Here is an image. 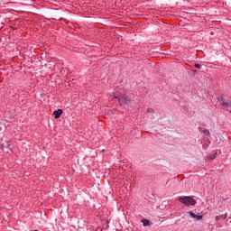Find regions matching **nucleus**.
Masks as SVG:
<instances>
[{
    "label": "nucleus",
    "instance_id": "obj_1",
    "mask_svg": "<svg viewBox=\"0 0 231 231\" xmlns=\"http://www.w3.org/2000/svg\"><path fill=\"white\" fill-rule=\"evenodd\" d=\"M180 203L186 205V207H192L196 205V200L190 197H180L179 199Z\"/></svg>",
    "mask_w": 231,
    "mask_h": 231
},
{
    "label": "nucleus",
    "instance_id": "obj_2",
    "mask_svg": "<svg viewBox=\"0 0 231 231\" xmlns=\"http://www.w3.org/2000/svg\"><path fill=\"white\" fill-rule=\"evenodd\" d=\"M114 98H117L120 106H124V104H129L131 102V98L125 94L122 97H115Z\"/></svg>",
    "mask_w": 231,
    "mask_h": 231
},
{
    "label": "nucleus",
    "instance_id": "obj_3",
    "mask_svg": "<svg viewBox=\"0 0 231 231\" xmlns=\"http://www.w3.org/2000/svg\"><path fill=\"white\" fill-rule=\"evenodd\" d=\"M218 102H219L220 106H223L228 111V113H231V102L230 101L226 102L221 97H218Z\"/></svg>",
    "mask_w": 231,
    "mask_h": 231
},
{
    "label": "nucleus",
    "instance_id": "obj_4",
    "mask_svg": "<svg viewBox=\"0 0 231 231\" xmlns=\"http://www.w3.org/2000/svg\"><path fill=\"white\" fill-rule=\"evenodd\" d=\"M55 118H60V115H62V109H58L53 112Z\"/></svg>",
    "mask_w": 231,
    "mask_h": 231
},
{
    "label": "nucleus",
    "instance_id": "obj_5",
    "mask_svg": "<svg viewBox=\"0 0 231 231\" xmlns=\"http://www.w3.org/2000/svg\"><path fill=\"white\" fill-rule=\"evenodd\" d=\"M189 215L190 216V217H192L193 219H196V214L194 213V212H192V211H189Z\"/></svg>",
    "mask_w": 231,
    "mask_h": 231
},
{
    "label": "nucleus",
    "instance_id": "obj_6",
    "mask_svg": "<svg viewBox=\"0 0 231 231\" xmlns=\"http://www.w3.org/2000/svg\"><path fill=\"white\" fill-rule=\"evenodd\" d=\"M143 226H149V220L148 219H143Z\"/></svg>",
    "mask_w": 231,
    "mask_h": 231
},
{
    "label": "nucleus",
    "instance_id": "obj_7",
    "mask_svg": "<svg viewBox=\"0 0 231 231\" xmlns=\"http://www.w3.org/2000/svg\"><path fill=\"white\" fill-rule=\"evenodd\" d=\"M195 219H196L197 221H199V220L203 219V216H201V215H197V216L195 217Z\"/></svg>",
    "mask_w": 231,
    "mask_h": 231
},
{
    "label": "nucleus",
    "instance_id": "obj_8",
    "mask_svg": "<svg viewBox=\"0 0 231 231\" xmlns=\"http://www.w3.org/2000/svg\"><path fill=\"white\" fill-rule=\"evenodd\" d=\"M195 68H201V65L195 63Z\"/></svg>",
    "mask_w": 231,
    "mask_h": 231
},
{
    "label": "nucleus",
    "instance_id": "obj_9",
    "mask_svg": "<svg viewBox=\"0 0 231 231\" xmlns=\"http://www.w3.org/2000/svg\"><path fill=\"white\" fill-rule=\"evenodd\" d=\"M219 219H221V217H220V216H217V217H216V220H217V221H219Z\"/></svg>",
    "mask_w": 231,
    "mask_h": 231
},
{
    "label": "nucleus",
    "instance_id": "obj_10",
    "mask_svg": "<svg viewBox=\"0 0 231 231\" xmlns=\"http://www.w3.org/2000/svg\"><path fill=\"white\" fill-rule=\"evenodd\" d=\"M147 112H148V113H152V110L151 108H149V109L147 110Z\"/></svg>",
    "mask_w": 231,
    "mask_h": 231
}]
</instances>
